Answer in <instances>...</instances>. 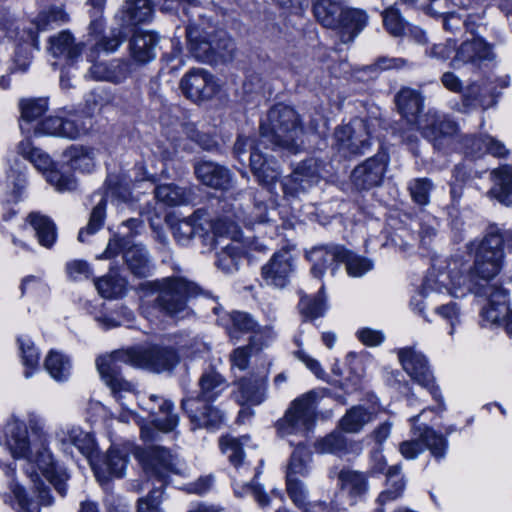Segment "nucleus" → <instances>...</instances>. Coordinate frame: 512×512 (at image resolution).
<instances>
[{
	"label": "nucleus",
	"mask_w": 512,
	"mask_h": 512,
	"mask_svg": "<svg viewBox=\"0 0 512 512\" xmlns=\"http://www.w3.org/2000/svg\"><path fill=\"white\" fill-rule=\"evenodd\" d=\"M467 271V269H465ZM423 293L430 302H436L438 296L449 294L462 298L469 293L477 297H485L488 304L481 310V325L497 324L508 312L509 292L489 281H474L472 276H465L458 262L451 264L448 273L430 271L422 285Z\"/></svg>",
	"instance_id": "f257e3e1"
},
{
	"label": "nucleus",
	"mask_w": 512,
	"mask_h": 512,
	"mask_svg": "<svg viewBox=\"0 0 512 512\" xmlns=\"http://www.w3.org/2000/svg\"><path fill=\"white\" fill-rule=\"evenodd\" d=\"M179 355L172 347L152 345L114 351L97 359V369L112 394L119 398L123 392H132L134 384L122 377L121 365L145 368L153 372L172 370L179 363Z\"/></svg>",
	"instance_id": "f03ea898"
},
{
	"label": "nucleus",
	"mask_w": 512,
	"mask_h": 512,
	"mask_svg": "<svg viewBox=\"0 0 512 512\" xmlns=\"http://www.w3.org/2000/svg\"><path fill=\"white\" fill-rule=\"evenodd\" d=\"M504 236L499 228L490 227L485 236L480 240H473L467 244V250L473 255V265L470 266L460 259H453L447 265L448 273L452 263L458 262L460 269L464 271L465 276H472L474 281H490L496 277L504 262ZM436 274V272L433 270Z\"/></svg>",
	"instance_id": "7ed1b4c3"
},
{
	"label": "nucleus",
	"mask_w": 512,
	"mask_h": 512,
	"mask_svg": "<svg viewBox=\"0 0 512 512\" xmlns=\"http://www.w3.org/2000/svg\"><path fill=\"white\" fill-rule=\"evenodd\" d=\"M303 133L298 113L290 106L277 104L270 108L260 124L261 141L272 148L280 147L296 152Z\"/></svg>",
	"instance_id": "20e7f679"
},
{
	"label": "nucleus",
	"mask_w": 512,
	"mask_h": 512,
	"mask_svg": "<svg viewBox=\"0 0 512 512\" xmlns=\"http://www.w3.org/2000/svg\"><path fill=\"white\" fill-rule=\"evenodd\" d=\"M158 295L154 306L164 315L180 318L188 315L187 302L200 293V287L181 276L165 277L156 282Z\"/></svg>",
	"instance_id": "39448f33"
},
{
	"label": "nucleus",
	"mask_w": 512,
	"mask_h": 512,
	"mask_svg": "<svg viewBox=\"0 0 512 512\" xmlns=\"http://www.w3.org/2000/svg\"><path fill=\"white\" fill-rule=\"evenodd\" d=\"M186 37L189 51L199 61L212 64L233 58L235 44L224 31L207 32L188 25Z\"/></svg>",
	"instance_id": "423d86ee"
},
{
	"label": "nucleus",
	"mask_w": 512,
	"mask_h": 512,
	"mask_svg": "<svg viewBox=\"0 0 512 512\" xmlns=\"http://www.w3.org/2000/svg\"><path fill=\"white\" fill-rule=\"evenodd\" d=\"M223 225L226 224L221 217L212 220L206 210L198 209L191 216L173 224V236L179 244L187 245L195 236L206 241L213 240L216 236L223 237L224 233L236 231L234 222H230L225 229H223Z\"/></svg>",
	"instance_id": "0eeeda50"
},
{
	"label": "nucleus",
	"mask_w": 512,
	"mask_h": 512,
	"mask_svg": "<svg viewBox=\"0 0 512 512\" xmlns=\"http://www.w3.org/2000/svg\"><path fill=\"white\" fill-rule=\"evenodd\" d=\"M315 394L306 393L295 399L283 419L278 422V428L283 436L301 435L303 437L312 429L315 421Z\"/></svg>",
	"instance_id": "6e6552de"
},
{
	"label": "nucleus",
	"mask_w": 512,
	"mask_h": 512,
	"mask_svg": "<svg viewBox=\"0 0 512 512\" xmlns=\"http://www.w3.org/2000/svg\"><path fill=\"white\" fill-rule=\"evenodd\" d=\"M334 139L337 151L344 157L364 154L371 146L368 122L355 118L350 123L337 127Z\"/></svg>",
	"instance_id": "1a4fd4ad"
},
{
	"label": "nucleus",
	"mask_w": 512,
	"mask_h": 512,
	"mask_svg": "<svg viewBox=\"0 0 512 512\" xmlns=\"http://www.w3.org/2000/svg\"><path fill=\"white\" fill-rule=\"evenodd\" d=\"M106 193H94L92 195V201H96V205L93 207L88 224L85 228H82L78 234V240L80 242L86 241V235H93L101 229L104 224L106 217V199L109 195L116 197L124 202L130 198V191L122 185L117 175H109L105 181Z\"/></svg>",
	"instance_id": "9d476101"
},
{
	"label": "nucleus",
	"mask_w": 512,
	"mask_h": 512,
	"mask_svg": "<svg viewBox=\"0 0 512 512\" xmlns=\"http://www.w3.org/2000/svg\"><path fill=\"white\" fill-rule=\"evenodd\" d=\"M399 361L404 371L413 381L427 388L433 398L440 403L441 410H444L443 399L440 390L434 385V379L430 371L426 357L411 347L402 348L398 351Z\"/></svg>",
	"instance_id": "9b49d317"
},
{
	"label": "nucleus",
	"mask_w": 512,
	"mask_h": 512,
	"mask_svg": "<svg viewBox=\"0 0 512 512\" xmlns=\"http://www.w3.org/2000/svg\"><path fill=\"white\" fill-rule=\"evenodd\" d=\"M92 127L88 116L71 115L69 118L47 117L33 126L34 135H51L76 139L85 135Z\"/></svg>",
	"instance_id": "f8f14e48"
},
{
	"label": "nucleus",
	"mask_w": 512,
	"mask_h": 512,
	"mask_svg": "<svg viewBox=\"0 0 512 512\" xmlns=\"http://www.w3.org/2000/svg\"><path fill=\"white\" fill-rule=\"evenodd\" d=\"M415 440L404 441L400 444V452L407 459H413L424 449H428L433 457L442 459L448 448L447 439L428 426L414 427Z\"/></svg>",
	"instance_id": "ddd939ff"
},
{
	"label": "nucleus",
	"mask_w": 512,
	"mask_h": 512,
	"mask_svg": "<svg viewBox=\"0 0 512 512\" xmlns=\"http://www.w3.org/2000/svg\"><path fill=\"white\" fill-rule=\"evenodd\" d=\"M29 487L21 485L19 482H8L7 491L3 493V499L13 508L29 511L34 500L41 505H51L53 498L50 493V487L45 482H28Z\"/></svg>",
	"instance_id": "4468645a"
},
{
	"label": "nucleus",
	"mask_w": 512,
	"mask_h": 512,
	"mask_svg": "<svg viewBox=\"0 0 512 512\" xmlns=\"http://www.w3.org/2000/svg\"><path fill=\"white\" fill-rule=\"evenodd\" d=\"M417 129L434 147L441 148L457 134L456 122L434 110H428L418 121Z\"/></svg>",
	"instance_id": "2eb2a0df"
},
{
	"label": "nucleus",
	"mask_w": 512,
	"mask_h": 512,
	"mask_svg": "<svg viewBox=\"0 0 512 512\" xmlns=\"http://www.w3.org/2000/svg\"><path fill=\"white\" fill-rule=\"evenodd\" d=\"M321 168L322 162L316 158L299 163L283 184L285 195L299 197L308 192L320 182Z\"/></svg>",
	"instance_id": "dca6fc26"
},
{
	"label": "nucleus",
	"mask_w": 512,
	"mask_h": 512,
	"mask_svg": "<svg viewBox=\"0 0 512 512\" xmlns=\"http://www.w3.org/2000/svg\"><path fill=\"white\" fill-rule=\"evenodd\" d=\"M183 95L193 102L211 99L218 92V84L214 76L202 68H192L180 80Z\"/></svg>",
	"instance_id": "f3484780"
},
{
	"label": "nucleus",
	"mask_w": 512,
	"mask_h": 512,
	"mask_svg": "<svg viewBox=\"0 0 512 512\" xmlns=\"http://www.w3.org/2000/svg\"><path fill=\"white\" fill-rule=\"evenodd\" d=\"M307 259L312 263L311 272L316 278H322L326 270L334 275L338 265L347 256V249L341 245H319L306 253Z\"/></svg>",
	"instance_id": "a211bd4d"
},
{
	"label": "nucleus",
	"mask_w": 512,
	"mask_h": 512,
	"mask_svg": "<svg viewBox=\"0 0 512 512\" xmlns=\"http://www.w3.org/2000/svg\"><path fill=\"white\" fill-rule=\"evenodd\" d=\"M134 456L147 473L158 477H165V472H174L173 455L164 447L151 446L137 447Z\"/></svg>",
	"instance_id": "6ab92c4d"
},
{
	"label": "nucleus",
	"mask_w": 512,
	"mask_h": 512,
	"mask_svg": "<svg viewBox=\"0 0 512 512\" xmlns=\"http://www.w3.org/2000/svg\"><path fill=\"white\" fill-rule=\"evenodd\" d=\"M293 272V257L287 250H280L261 269V275L268 286L282 289L290 281Z\"/></svg>",
	"instance_id": "aec40b11"
},
{
	"label": "nucleus",
	"mask_w": 512,
	"mask_h": 512,
	"mask_svg": "<svg viewBox=\"0 0 512 512\" xmlns=\"http://www.w3.org/2000/svg\"><path fill=\"white\" fill-rule=\"evenodd\" d=\"M387 167L384 155H376L354 168L352 183L358 190H368L380 185Z\"/></svg>",
	"instance_id": "412c9836"
},
{
	"label": "nucleus",
	"mask_w": 512,
	"mask_h": 512,
	"mask_svg": "<svg viewBox=\"0 0 512 512\" xmlns=\"http://www.w3.org/2000/svg\"><path fill=\"white\" fill-rule=\"evenodd\" d=\"M5 445L13 458L27 459L31 455L27 425L12 416L4 427Z\"/></svg>",
	"instance_id": "4be33fe9"
},
{
	"label": "nucleus",
	"mask_w": 512,
	"mask_h": 512,
	"mask_svg": "<svg viewBox=\"0 0 512 512\" xmlns=\"http://www.w3.org/2000/svg\"><path fill=\"white\" fill-rule=\"evenodd\" d=\"M266 375L251 374L241 378L237 383V389L233 392V398L240 405H259L266 397Z\"/></svg>",
	"instance_id": "5701e85b"
},
{
	"label": "nucleus",
	"mask_w": 512,
	"mask_h": 512,
	"mask_svg": "<svg viewBox=\"0 0 512 512\" xmlns=\"http://www.w3.org/2000/svg\"><path fill=\"white\" fill-rule=\"evenodd\" d=\"M60 441L65 452H67L66 446L68 444L75 446L85 456L95 476H100V466L96 461V458H98L96 444L94 438L89 433L84 432L78 427H72L67 432H63V437Z\"/></svg>",
	"instance_id": "b1692460"
},
{
	"label": "nucleus",
	"mask_w": 512,
	"mask_h": 512,
	"mask_svg": "<svg viewBox=\"0 0 512 512\" xmlns=\"http://www.w3.org/2000/svg\"><path fill=\"white\" fill-rule=\"evenodd\" d=\"M143 409L149 412L154 426L160 431L171 432L178 425L179 417L173 413V404L158 395L151 394Z\"/></svg>",
	"instance_id": "393cba45"
},
{
	"label": "nucleus",
	"mask_w": 512,
	"mask_h": 512,
	"mask_svg": "<svg viewBox=\"0 0 512 512\" xmlns=\"http://www.w3.org/2000/svg\"><path fill=\"white\" fill-rule=\"evenodd\" d=\"M493 59L494 53L491 45L481 38H474L472 40L464 41L460 45L452 60V64L456 67L459 62H462L480 67L485 62H490Z\"/></svg>",
	"instance_id": "a878e982"
},
{
	"label": "nucleus",
	"mask_w": 512,
	"mask_h": 512,
	"mask_svg": "<svg viewBox=\"0 0 512 512\" xmlns=\"http://www.w3.org/2000/svg\"><path fill=\"white\" fill-rule=\"evenodd\" d=\"M368 21L365 10L346 7L335 30L342 43H351L365 29Z\"/></svg>",
	"instance_id": "bb28decb"
},
{
	"label": "nucleus",
	"mask_w": 512,
	"mask_h": 512,
	"mask_svg": "<svg viewBox=\"0 0 512 512\" xmlns=\"http://www.w3.org/2000/svg\"><path fill=\"white\" fill-rule=\"evenodd\" d=\"M182 408L197 427L216 428L223 422V413L211 403L183 400Z\"/></svg>",
	"instance_id": "cd10ccee"
},
{
	"label": "nucleus",
	"mask_w": 512,
	"mask_h": 512,
	"mask_svg": "<svg viewBox=\"0 0 512 512\" xmlns=\"http://www.w3.org/2000/svg\"><path fill=\"white\" fill-rule=\"evenodd\" d=\"M495 87L487 81L471 83L463 92L462 102L466 111L482 108L486 110L496 104Z\"/></svg>",
	"instance_id": "c85d7f7f"
},
{
	"label": "nucleus",
	"mask_w": 512,
	"mask_h": 512,
	"mask_svg": "<svg viewBox=\"0 0 512 512\" xmlns=\"http://www.w3.org/2000/svg\"><path fill=\"white\" fill-rule=\"evenodd\" d=\"M159 37L151 31H135L130 43V55L134 62L146 64L156 57Z\"/></svg>",
	"instance_id": "c756f323"
},
{
	"label": "nucleus",
	"mask_w": 512,
	"mask_h": 512,
	"mask_svg": "<svg viewBox=\"0 0 512 512\" xmlns=\"http://www.w3.org/2000/svg\"><path fill=\"white\" fill-rule=\"evenodd\" d=\"M197 179L214 189H228L231 185L230 171L212 161H199L194 165Z\"/></svg>",
	"instance_id": "7c9ffc66"
},
{
	"label": "nucleus",
	"mask_w": 512,
	"mask_h": 512,
	"mask_svg": "<svg viewBox=\"0 0 512 512\" xmlns=\"http://www.w3.org/2000/svg\"><path fill=\"white\" fill-rule=\"evenodd\" d=\"M131 72L132 64L121 60L94 63L89 69V75L92 79L114 84L125 81Z\"/></svg>",
	"instance_id": "2f4dec72"
},
{
	"label": "nucleus",
	"mask_w": 512,
	"mask_h": 512,
	"mask_svg": "<svg viewBox=\"0 0 512 512\" xmlns=\"http://www.w3.org/2000/svg\"><path fill=\"white\" fill-rule=\"evenodd\" d=\"M493 182L488 195L504 206H512V165H501L490 173Z\"/></svg>",
	"instance_id": "473e14b6"
},
{
	"label": "nucleus",
	"mask_w": 512,
	"mask_h": 512,
	"mask_svg": "<svg viewBox=\"0 0 512 512\" xmlns=\"http://www.w3.org/2000/svg\"><path fill=\"white\" fill-rule=\"evenodd\" d=\"M198 387L197 396L187 400L212 403L227 389L228 383L220 373L210 369L202 373L198 381Z\"/></svg>",
	"instance_id": "72a5a7b5"
},
{
	"label": "nucleus",
	"mask_w": 512,
	"mask_h": 512,
	"mask_svg": "<svg viewBox=\"0 0 512 512\" xmlns=\"http://www.w3.org/2000/svg\"><path fill=\"white\" fill-rule=\"evenodd\" d=\"M230 236L231 238L234 237L232 235ZM209 241L215 246V249H217L215 261L217 268L227 274L237 271L239 262L243 257V249L241 244L238 241L230 239L228 243L218 247L221 242L216 240L215 237L213 240Z\"/></svg>",
	"instance_id": "f704fd0d"
},
{
	"label": "nucleus",
	"mask_w": 512,
	"mask_h": 512,
	"mask_svg": "<svg viewBox=\"0 0 512 512\" xmlns=\"http://www.w3.org/2000/svg\"><path fill=\"white\" fill-rule=\"evenodd\" d=\"M316 450L320 453L343 456L359 454L362 451V445L360 442L347 438L341 432L334 431L317 441Z\"/></svg>",
	"instance_id": "c9c22d12"
},
{
	"label": "nucleus",
	"mask_w": 512,
	"mask_h": 512,
	"mask_svg": "<svg viewBox=\"0 0 512 512\" xmlns=\"http://www.w3.org/2000/svg\"><path fill=\"white\" fill-rule=\"evenodd\" d=\"M20 119L19 126L22 133L30 135L33 126L39 122V118L48 110V102L45 98H26L19 101Z\"/></svg>",
	"instance_id": "e433bc0d"
},
{
	"label": "nucleus",
	"mask_w": 512,
	"mask_h": 512,
	"mask_svg": "<svg viewBox=\"0 0 512 512\" xmlns=\"http://www.w3.org/2000/svg\"><path fill=\"white\" fill-rule=\"evenodd\" d=\"M398 111L413 126L418 125V114L423 108V98L417 90L402 88L395 96Z\"/></svg>",
	"instance_id": "4c0bfd02"
},
{
	"label": "nucleus",
	"mask_w": 512,
	"mask_h": 512,
	"mask_svg": "<svg viewBox=\"0 0 512 512\" xmlns=\"http://www.w3.org/2000/svg\"><path fill=\"white\" fill-rule=\"evenodd\" d=\"M250 168L259 184L263 186L274 184L280 175L276 162L263 156L257 148L251 151Z\"/></svg>",
	"instance_id": "58836bf2"
},
{
	"label": "nucleus",
	"mask_w": 512,
	"mask_h": 512,
	"mask_svg": "<svg viewBox=\"0 0 512 512\" xmlns=\"http://www.w3.org/2000/svg\"><path fill=\"white\" fill-rule=\"evenodd\" d=\"M48 50L55 58L63 57L73 62L80 56L83 50V44L75 43L72 34L65 30L49 38Z\"/></svg>",
	"instance_id": "ea45409f"
},
{
	"label": "nucleus",
	"mask_w": 512,
	"mask_h": 512,
	"mask_svg": "<svg viewBox=\"0 0 512 512\" xmlns=\"http://www.w3.org/2000/svg\"><path fill=\"white\" fill-rule=\"evenodd\" d=\"M27 223L35 230L40 245L51 248L57 238L55 223L40 212H31L26 218Z\"/></svg>",
	"instance_id": "a19ab883"
},
{
	"label": "nucleus",
	"mask_w": 512,
	"mask_h": 512,
	"mask_svg": "<svg viewBox=\"0 0 512 512\" xmlns=\"http://www.w3.org/2000/svg\"><path fill=\"white\" fill-rule=\"evenodd\" d=\"M100 466V476H95L97 480H107L108 477L121 478L127 465L126 455L118 450L110 449L105 456L96 458Z\"/></svg>",
	"instance_id": "79ce46f5"
},
{
	"label": "nucleus",
	"mask_w": 512,
	"mask_h": 512,
	"mask_svg": "<svg viewBox=\"0 0 512 512\" xmlns=\"http://www.w3.org/2000/svg\"><path fill=\"white\" fill-rule=\"evenodd\" d=\"M346 6L337 0H317L313 10L317 20L325 27L336 29Z\"/></svg>",
	"instance_id": "37998d69"
},
{
	"label": "nucleus",
	"mask_w": 512,
	"mask_h": 512,
	"mask_svg": "<svg viewBox=\"0 0 512 512\" xmlns=\"http://www.w3.org/2000/svg\"><path fill=\"white\" fill-rule=\"evenodd\" d=\"M128 269L137 277H147L150 272L148 252L141 244H133L123 251Z\"/></svg>",
	"instance_id": "c03bdc74"
},
{
	"label": "nucleus",
	"mask_w": 512,
	"mask_h": 512,
	"mask_svg": "<svg viewBox=\"0 0 512 512\" xmlns=\"http://www.w3.org/2000/svg\"><path fill=\"white\" fill-rule=\"evenodd\" d=\"M36 467L46 480H67L70 477L67 469L60 465L45 447L38 452Z\"/></svg>",
	"instance_id": "a18cd8bd"
},
{
	"label": "nucleus",
	"mask_w": 512,
	"mask_h": 512,
	"mask_svg": "<svg viewBox=\"0 0 512 512\" xmlns=\"http://www.w3.org/2000/svg\"><path fill=\"white\" fill-rule=\"evenodd\" d=\"M154 193L158 201L169 206L187 204L193 197L191 189L182 188L175 184L159 185L155 188Z\"/></svg>",
	"instance_id": "49530a36"
},
{
	"label": "nucleus",
	"mask_w": 512,
	"mask_h": 512,
	"mask_svg": "<svg viewBox=\"0 0 512 512\" xmlns=\"http://www.w3.org/2000/svg\"><path fill=\"white\" fill-rule=\"evenodd\" d=\"M226 225H223V229H225L230 222H234L236 225V231L232 233H224V235H232L235 236L239 231V223H243L246 226H253L256 223H265L269 221L267 207L263 203L255 204L253 211L249 215H244L243 213L234 214V219H231L229 216L221 217Z\"/></svg>",
	"instance_id": "de8ad7c7"
},
{
	"label": "nucleus",
	"mask_w": 512,
	"mask_h": 512,
	"mask_svg": "<svg viewBox=\"0 0 512 512\" xmlns=\"http://www.w3.org/2000/svg\"><path fill=\"white\" fill-rule=\"evenodd\" d=\"M127 282L115 271L102 278L95 280V287L104 298H117L124 294Z\"/></svg>",
	"instance_id": "09e8293b"
},
{
	"label": "nucleus",
	"mask_w": 512,
	"mask_h": 512,
	"mask_svg": "<svg viewBox=\"0 0 512 512\" xmlns=\"http://www.w3.org/2000/svg\"><path fill=\"white\" fill-rule=\"evenodd\" d=\"M371 420V413L366 408L355 406L342 417L340 427L347 433H358Z\"/></svg>",
	"instance_id": "8fccbe9b"
},
{
	"label": "nucleus",
	"mask_w": 512,
	"mask_h": 512,
	"mask_svg": "<svg viewBox=\"0 0 512 512\" xmlns=\"http://www.w3.org/2000/svg\"><path fill=\"white\" fill-rule=\"evenodd\" d=\"M299 310L306 320H313L324 315L326 310V299L324 286L322 285L315 297L304 295L299 302Z\"/></svg>",
	"instance_id": "3c124183"
},
{
	"label": "nucleus",
	"mask_w": 512,
	"mask_h": 512,
	"mask_svg": "<svg viewBox=\"0 0 512 512\" xmlns=\"http://www.w3.org/2000/svg\"><path fill=\"white\" fill-rule=\"evenodd\" d=\"M44 367L56 381H65L70 375L69 359L55 350H51L47 355Z\"/></svg>",
	"instance_id": "603ef678"
},
{
	"label": "nucleus",
	"mask_w": 512,
	"mask_h": 512,
	"mask_svg": "<svg viewBox=\"0 0 512 512\" xmlns=\"http://www.w3.org/2000/svg\"><path fill=\"white\" fill-rule=\"evenodd\" d=\"M124 12L129 22L138 24L150 20L153 9L150 0H127Z\"/></svg>",
	"instance_id": "864d4df0"
},
{
	"label": "nucleus",
	"mask_w": 512,
	"mask_h": 512,
	"mask_svg": "<svg viewBox=\"0 0 512 512\" xmlns=\"http://www.w3.org/2000/svg\"><path fill=\"white\" fill-rule=\"evenodd\" d=\"M18 151L40 171H47L53 166L49 155L38 148H34L28 139L19 143Z\"/></svg>",
	"instance_id": "5fc2aeb1"
},
{
	"label": "nucleus",
	"mask_w": 512,
	"mask_h": 512,
	"mask_svg": "<svg viewBox=\"0 0 512 512\" xmlns=\"http://www.w3.org/2000/svg\"><path fill=\"white\" fill-rule=\"evenodd\" d=\"M249 440L248 436H242L240 439L232 436H223L220 438V448L227 456L229 461L237 467L243 460V445Z\"/></svg>",
	"instance_id": "6e6d98bb"
},
{
	"label": "nucleus",
	"mask_w": 512,
	"mask_h": 512,
	"mask_svg": "<svg viewBox=\"0 0 512 512\" xmlns=\"http://www.w3.org/2000/svg\"><path fill=\"white\" fill-rule=\"evenodd\" d=\"M23 365L26 367L24 375L26 378L31 377L32 370L39 367L40 354L30 339L21 337L18 339Z\"/></svg>",
	"instance_id": "4d7b16f0"
},
{
	"label": "nucleus",
	"mask_w": 512,
	"mask_h": 512,
	"mask_svg": "<svg viewBox=\"0 0 512 512\" xmlns=\"http://www.w3.org/2000/svg\"><path fill=\"white\" fill-rule=\"evenodd\" d=\"M70 165L74 170L90 172L94 167L92 152L84 147L72 146L69 149Z\"/></svg>",
	"instance_id": "13d9d810"
},
{
	"label": "nucleus",
	"mask_w": 512,
	"mask_h": 512,
	"mask_svg": "<svg viewBox=\"0 0 512 512\" xmlns=\"http://www.w3.org/2000/svg\"><path fill=\"white\" fill-rule=\"evenodd\" d=\"M487 136L488 134L480 135H465L461 138V143L464 153L473 158H480L487 152Z\"/></svg>",
	"instance_id": "bf43d9fd"
},
{
	"label": "nucleus",
	"mask_w": 512,
	"mask_h": 512,
	"mask_svg": "<svg viewBox=\"0 0 512 512\" xmlns=\"http://www.w3.org/2000/svg\"><path fill=\"white\" fill-rule=\"evenodd\" d=\"M434 311L439 315L447 324L450 326L449 335L453 336L455 328L461 323V312L456 302H449L446 304L438 305L434 308Z\"/></svg>",
	"instance_id": "052dcab7"
},
{
	"label": "nucleus",
	"mask_w": 512,
	"mask_h": 512,
	"mask_svg": "<svg viewBox=\"0 0 512 512\" xmlns=\"http://www.w3.org/2000/svg\"><path fill=\"white\" fill-rule=\"evenodd\" d=\"M47 182H49L59 192L73 191L77 187L75 178L69 174H63L59 170L53 169V166L44 171Z\"/></svg>",
	"instance_id": "680f3d73"
},
{
	"label": "nucleus",
	"mask_w": 512,
	"mask_h": 512,
	"mask_svg": "<svg viewBox=\"0 0 512 512\" xmlns=\"http://www.w3.org/2000/svg\"><path fill=\"white\" fill-rule=\"evenodd\" d=\"M409 191L413 201L419 205H426L429 202V194L433 188L431 180L428 178L413 179L409 183Z\"/></svg>",
	"instance_id": "e2e57ef3"
},
{
	"label": "nucleus",
	"mask_w": 512,
	"mask_h": 512,
	"mask_svg": "<svg viewBox=\"0 0 512 512\" xmlns=\"http://www.w3.org/2000/svg\"><path fill=\"white\" fill-rule=\"evenodd\" d=\"M342 263L346 264L347 273L352 277H361L373 268L370 260L354 255L347 250V256Z\"/></svg>",
	"instance_id": "0e129e2a"
},
{
	"label": "nucleus",
	"mask_w": 512,
	"mask_h": 512,
	"mask_svg": "<svg viewBox=\"0 0 512 512\" xmlns=\"http://www.w3.org/2000/svg\"><path fill=\"white\" fill-rule=\"evenodd\" d=\"M123 38L120 31H113L110 36L101 39L90 51L89 61L93 62L99 50L105 52H114L122 44Z\"/></svg>",
	"instance_id": "69168bd1"
},
{
	"label": "nucleus",
	"mask_w": 512,
	"mask_h": 512,
	"mask_svg": "<svg viewBox=\"0 0 512 512\" xmlns=\"http://www.w3.org/2000/svg\"><path fill=\"white\" fill-rule=\"evenodd\" d=\"M184 132L189 139L196 142L204 150L213 151L218 146L214 138L200 132L192 123L185 124Z\"/></svg>",
	"instance_id": "338daca9"
},
{
	"label": "nucleus",
	"mask_w": 512,
	"mask_h": 512,
	"mask_svg": "<svg viewBox=\"0 0 512 512\" xmlns=\"http://www.w3.org/2000/svg\"><path fill=\"white\" fill-rule=\"evenodd\" d=\"M382 15L384 26L391 35L398 37L403 34L404 24L397 9L390 7Z\"/></svg>",
	"instance_id": "774afa93"
}]
</instances>
